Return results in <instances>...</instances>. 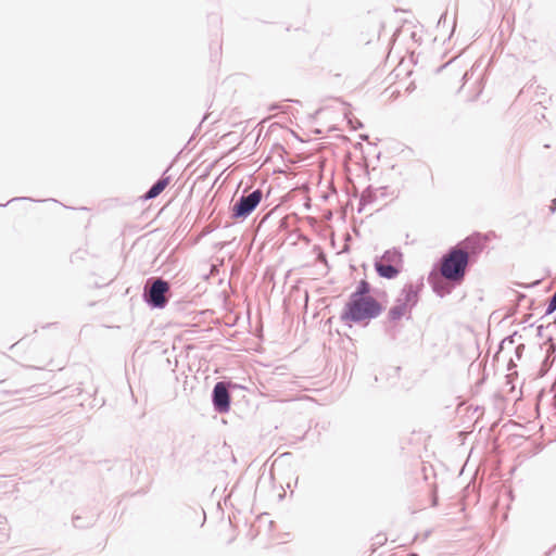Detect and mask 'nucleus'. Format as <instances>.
<instances>
[{
    "instance_id": "nucleus-1",
    "label": "nucleus",
    "mask_w": 556,
    "mask_h": 556,
    "mask_svg": "<svg viewBox=\"0 0 556 556\" xmlns=\"http://www.w3.org/2000/svg\"><path fill=\"white\" fill-rule=\"evenodd\" d=\"M370 287L365 280H361L350 303V319L363 321L377 317L381 311V304L369 295Z\"/></svg>"
},
{
    "instance_id": "nucleus-2",
    "label": "nucleus",
    "mask_w": 556,
    "mask_h": 556,
    "mask_svg": "<svg viewBox=\"0 0 556 556\" xmlns=\"http://www.w3.org/2000/svg\"><path fill=\"white\" fill-rule=\"evenodd\" d=\"M468 262L466 251L455 247L442 257L440 273L450 281L460 282L465 277Z\"/></svg>"
},
{
    "instance_id": "nucleus-3",
    "label": "nucleus",
    "mask_w": 556,
    "mask_h": 556,
    "mask_svg": "<svg viewBox=\"0 0 556 556\" xmlns=\"http://www.w3.org/2000/svg\"><path fill=\"white\" fill-rule=\"evenodd\" d=\"M262 192L255 190L247 197H242L232 208V215L237 218L247 217L261 202Z\"/></svg>"
},
{
    "instance_id": "nucleus-4",
    "label": "nucleus",
    "mask_w": 556,
    "mask_h": 556,
    "mask_svg": "<svg viewBox=\"0 0 556 556\" xmlns=\"http://www.w3.org/2000/svg\"><path fill=\"white\" fill-rule=\"evenodd\" d=\"M488 242L489 237L486 235L472 233L459 242L456 247L466 251V255L469 258V255L481 252L486 247Z\"/></svg>"
},
{
    "instance_id": "nucleus-5",
    "label": "nucleus",
    "mask_w": 556,
    "mask_h": 556,
    "mask_svg": "<svg viewBox=\"0 0 556 556\" xmlns=\"http://www.w3.org/2000/svg\"><path fill=\"white\" fill-rule=\"evenodd\" d=\"M168 291V282L163 279H156L149 290V302L155 307H164L167 303L165 294Z\"/></svg>"
},
{
    "instance_id": "nucleus-6",
    "label": "nucleus",
    "mask_w": 556,
    "mask_h": 556,
    "mask_svg": "<svg viewBox=\"0 0 556 556\" xmlns=\"http://www.w3.org/2000/svg\"><path fill=\"white\" fill-rule=\"evenodd\" d=\"M213 402L218 412L226 413L229 410L230 396L224 382H217L215 384L213 391Z\"/></svg>"
},
{
    "instance_id": "nucleus-7",
    "label": "nucleus",
    "mask_w": 556,
    "mask_h": 556,
    "mask_svg": "<svg viewBox=\"0 0 556 556\" xmlns=\"http://www.w3.org/2000/svg\"><path fill=\"white\" fill-rule=\"evenodd\" d=\"M375 268H376L377 273L379 274V276L387 278V279L395 278L401 270L395 266H391L389 264H384L379 261L376 262Z\"/></svg>"
},
{
    "instance_id": "nucleus-8",
    "label": "nucleus",
    "mask_w": 556,
    "mask_h": 556,
    "mask_svg": "<svg viewBox=\"0 0 556 556\" xmlns=\"http://www.w3.org/2000/svg\"><path fill=\"white\" fill-rule=\"evenodd\" d=\"M379 262L401 269L403 263L402 254L396 250H389L380 257Z\"/></svg>"
},
{
    "instance_id": "nucleus-9",
    "label": "nucleus",
    "mask_w": 556,
    "mask_h": 556,
    "mask_svg": "<svg viewBox=\"0 0 556 556\" xmlns=\"http://www.w3.org/2000/svg\"><path fill=\"white\" fill-rule=\"evenodd\" d=\"M169 185V178L163 177L156 184L152 186V188L144 194L146 200L153 199L157 197L164 189Z\"/></svg>"
},
{
    "instance_id": "nucleus-10",
    "label": "nucleus",
    "mask_w": 556,
    "mask_h": 556,
    "mask_svg": "<svg viewBox=\"0 0 556 556\" xmlns=\"http://www.w3.org/2000/svg\"><path fill=\"white\" fill-rule=\"evenodd\" d=\"M403 314H404V307H402V306H395V307L391 308V311H390V316L393 319L400 318Z\"/></svg>"
},
{
    "instance_id": "nucleus-11",
    "label": "nucleus",
    "mask_w": 556,
    "mask_h": 556,
    "mask_svg": "<svg viewBox=\"0 0 556 556\" xmlns=\"http://www.w3.org/2000/svg\"><path fill=\"white\" fill-rule=\"evenodd\" d=\"M555 206H556V201H554V206L552 207V210H554V208H555Z\"/></svg>"
}]
</instances>
